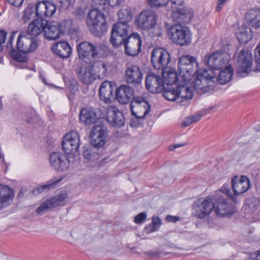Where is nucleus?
<instances>
[{
  "instance_id": "obj_38",
  "label": "nucleus",
  "mask_w": 260,
  "mask_h": 260,
  "mask_svg": "<svg viewBox=\"0 0 260 260\" xmlns=\"http://www.w3.org/2000/svg\"><path fill=\"white\" fill-rule=\"evenodd\" d=\"M83 156L86 162L94 161L100 157L96 147L93 146H89L85 148L83 152Z\"/></svg>"
},
{
  "instance_id": "obj_50",
  "label": "nucleus",
  "mask_w": 260,
  "mask_h": 260,
  "mask_svg": "<svg viewBox=\"0 0 260 260\" xmlns=\"http://www.w3.org/2000/svg\"><path fill=\"white\" fill-rule=\"evenodd\" d=\"M146 213L141 212L135 217L134 221L136 223L140 224L146 220Z\"/></svg>"
},
{
  "instance_id": "obj_23",
  "label": "nucleus",
  "mask_w": 260,
  "mask_h": 260,
  "mask_svg": "<svg viewBox=\"0 0 260 260\" xmlns=\"http://www.w3.org/2000/svg\"><path fill=\"white\" fill-rule=\"evenodd\" d=\"M106 119L111 125L116 127H120L125 123L122 113L115 107H111L107 109Z\"/></svg>"
},
{
  "instance_id": "obj_41",
  "label": "nucleus",
  "mask_w": 260,
  "mask_h": 260,
  "mask_svg": "<svg viewBox=\"0 0 260 260\" xmlns=\"http://www.w3.org/2000/svg\"><path fill=\"white\" fill-rule=\"evenodd\" d=\"M61 178H54L48 181L46 184L39 185L36 188L32 190V193L35 195H37L43 191L45 189H49L55 186L61 181Z\"/></svg>"
},
{
  "instance_id": "obj_20",
  "label": "nucleus",
  "mask_w": 260,
  "mask_h": 260,
  "mask_svg": "<svg viewBox=\"0 0 260 260\" xmlns=\"http://www.w3.org/2000/svg\"><path fill=\"white\" fill-rule=\"evenodd\" d=\"M56 5L52 2L49 1H40L36 5V12L38 17H50L56 12Z\"/></svg>"
},
{
  "instance_id": "obj_61",
  "label": "nucleus",
  "mask_w": 260,
  "mask_h": 260,
  "mask_svg": "<svg viewBox=\"0 0 260 260\" xmlns=\"http://www.w3.org/2000/svg\"><path fill=\"white\" fill-rule=\"evenodd\" d=\"M202 117V115L201 114H197L191 117L193 123L199 121L201 117Z\"/></svg>"
},
{
  "instance_id": "obj_59",
  "label": "nucleus",
  "mask_w": 260,
  "mask_h": 260,
  "mask_svg": "<svg viewBox=\"0 0 260 260\" xmlns=\"http://www.w3.org/2000/svg\"><path fill=\"white\" fill-rule=\"evenodd\" d=\"M15 59L16 60L22 62L26 61L27 59L25 55H20L19 54L15 55Z\"/></svg>"
},
{
  "instance_id": "obj_63",
  "label": "nucleus",
  "mask_w": 260,
  "mask_h": 260,
  "mask_svg": "<svg viewBox=\"0 0 260 260\" xmlns=\"http://www.w3.org/2000/svg\"><path fill=\"white\" fill-rule=\"evenodd\" d=\"M226 0H218V3L217 4L216 10L217 11H220L222 7L223 4H224Z\"/></svg>"
},
{
  "instance_id": "obj_40",
  "label": "nucleus",
  "mask_w": 260,
  "mask_h": 260,
  "mask_svg": "<svg viewBox=\"0 0 260 260\" xmlns=\"http://www.w3.org/2000/svg\"><path fill=\"white\" fill-rule=\"evenodd\" d=\"M14 197L12 189L9 186L0 184V203H7Z\"/></svg>"
},
{
  "instance_id": "obj_2",
  "label": "nucleus",
  "mask_w": 260,
  "mask_h": 260,
  "mask_svg": "<svg viewBox=\"0 0 260 260\" xmlns=\"http://www.w3.org/2000/svg\"><path fill=\"white\" fill-rule=\"evenodd\" d=\"M196 78L193 82L195 90L199 94L213 90L214 88L215 76H210L206 70L196 71Z\"/></svg>"
},
{
  "instance_id": "obj_16",
  "label": "nucleus",
  "mask_w": 260,
  "mask_h": 260,
  "mask_svg": "<svg viewBox=\"0 0 260 260\" xmlns=\"http://www.w3.org/2000/svg\"><path fill=\"white\" fill-rule=\"evenodd\" d=\"M16 46L19 52L26 54L35 51L38 45L34 38L21 33L18 37Z\"/></svg>"
},
{
  "instance_id": "obj_55",
  "label": "nucleus",
  "mask_w": 260,
  "mask_h": 260,
  "mask_svg": "<svg viewBox=\"0 0 260 260\" xmlns=\"http://www.w3.org/2000/svg\"><path fill=\"white\" fill-rule=\"evenodd\" d=\"M61 7L63 9H68L72 4V0H60Z\"/></svg>"
},
{
  "instance_id": "obj_53",
  "label": "nucleus",
  "mask_w": 260,
  "mask_h": 260,
  "mask_svg": "<svg viewBox=\"0 0 260 260\" xmlns=\"http://www.w3.org/2000/svg\"><path fill=\"white\" fill-rule=\"evenodd\" d=\"M16 33V32H15V31H12L11 32V36H10V37L9 39V41H8L7 44V48L8 49H12V50L14 49V48L13 47L12 41L13 38H14V36Z\"/></svg>"
},
{
  "instance_id": "obj_3",
  "label": "nucleus",
  "mask_w": 260,
  "mask_h": 260,
  "mask_svg": "<svg viewBox=\"0 0 260 260\" xmlns=\"http://www.w3.org/2000/svg\"><path fill=\"white\" fill-rule=\"evenodd\" d=\"M168 34L172 42L180 46H187L191 43V34L189 29L179 24L172 26Z\"/></svg>"
},
{
  "instance_id": "obj_36",
  "label": "nucleus",
  "mask_w": 260,
  "mask_h": 260,
  "mask_svg": "<svg viewBox=\"0 0 260 260\" xmlns=\"http://www.w3.org/2000/svg\"><path fill=\"white\" fill-rule=\"evenodd\" d=\"M236 36L240 43L246 44L251 39V29L246 26L243 25L238 29Z\"/></svg>"
},
{
  "instance_id": "obj_5",
  "label": "nucleus",
  "mask_w": 260,
  "mask_h": 260,
  "mask_svg": "<svg viewBox=\"0 0 260 260\" xmlns=\"http://www.w3.org/2000/svg\"><path fill=\"white\" fill-rule=\"evenodd\" d=\"M77 50L79 58L85 63L91 64L99 55L100 47L84 41L77 45Z\"/></svg>"
},
{
  "instance_id": "obj_43",
  "label": "nucleus",
  "mask_w": 260,
  "mask_h": 260,
  "mask_svg": "<svg viewBox=\"0 0 260 260\" xmlns=\"http://www.w3.org/2000/svg\"><path fill=\"white\" fill-rule=\"evenodd\" d=\"M133 14L130 8H125L120 9L118 13V17L120 22L119 23H124L126 24L132 19Z\"/></svg>"
},
{
  "instance_id": "obj_9",
  "label": "nucleus",
  "mask_w": 260,
  "mask_h": 260,
  "mask_svg": "<svg viewBox=\"0 0 260 260\" xmlns=\"http://www.w3.org/2000/svg\"><path fill=\"white\" fill-rule=\"evenodd\" d=\"M108 136V131L106 127L102 124H95L90 131L91 145L96 148L103 147L107 141Z\"/></svg>"
},
{
  "instance_id": "obj_26",
  "label": "nucleus",
  "mask_w": 260,
  "mask_h": 260,
  "mask_svg": "<svg viewBox=\"0 0 260 260\" xmlns=\"http://www.w3.org/2000/svg\"><path fill=\"white\" fill-rule=\"evenodd\" d=\"M185 82V81H184ZM178 98L177 103L181 106L185 105L188 101L192 99L193 93L189 85L184 82L176 86Z\"/></svg>"
},
{
  "instance_id": "obj_4",
  "label": "nucleus",
  "mask_w": 260,
  "mask_h": 260,
  "mask_svg": "<svg viewBox=\"0 0 260 260\" xmlns=\"http://www.w3.org/2000/svg\"><path fill=\"white\" fill-rule=\"evenodd\" d=\"M198 62L195 57L190 55L181 56L178 61V74L184 81H187L196 72Z\"/></svg>"
},
{
  "instance_id": "obj_13",
  "label": "nucleus",
  "mask_w": 260,
  "mask_h": 260,
  "mask_svg": "<svg viewBox=\"0 0 260 260\" xmlns=\"http://www.w3.org/2000/svg\"><path fill=\"white\" fill-rule=\"evenodd\" d=\"M68 195L66 190H62L53 197L42 203L36 209V212L40 214L43 212L59 206H63L66 203Z\"/></svg>"
},
{
  "instance_id": "obj_19",
  "label": "nucleus",
  "mask_w": 260,
  "mask_h": 260,
  "mask_svg": "<svg viewBox=\"0 0 260 260\" xmlns=\"http://www.w3.org/2000/svg\"><path fill=\"white\" fill-rule=\"evenodd\" d=\"M204 60L209 68L215 70L221 69L225 67L229 62V58H225L218 52L206 55Z\"/></svg>"
},
{
  "instance_id": "obj_48",
  "label": "nucleus",
  "mask_w": 260,
  "mask_h": 260,
  "mask_svg": "<svg viewBox=\"0 0 260 260\" xmlns=\"http://www.w3.org/2000/svg\"><path fill=\"white\" fill-rule=\"evenodd\" d=\"M107 5V0H93L92 6L93 8H98L101 11L106 9Z\"/></svg>"
},
{
  "instance_id": "obj_52",
  "label": "nucleus",
  "mask_w": 260,
  "mask_h": 260,
  "mask_svg": "<svg viewBox=\"0 0 260 260\" xmlns=\"http://www.w3.org/2000/svg\"><path fill=\"white\" fill-rule=\"evenodd\" d=\"M7 2L11 5L16 7H20L24 0H7Z\"/></svg>"
},
{
  "instance_id": "obj_47",
  "label": "nucleus",
  "mask_w": 260,
  "mask_h": 260,
  "mask_svg": "<svg viewBox=\"0 0 260 260\" xmlns=\"http://www.w3.org/2000/svg\"><path fill=\"white\" fill-rule=\"evenodd\" d=\"M249 208L252 210L253 212L255 211L260 210V200L256 198H253L250 200L249 203Z\"/></svg>"
},
{
  "instance_id": "obj_60",
  "label": "nucleus",
  "mask_w": 260,
  "mask_h": 260,
  "mask_svg": "<svg viewBox=\"0 0 260 260\" xmlns=\"http://www.w3.org/2000/svg\"><path fill=\"white\" fill-rule=\"evenodd\" d=\"M145 254L147 255H149L151 257H158L160 253L159 251H154V252H150V251H147L145 252Z\"/></svg>"
},
{
  "instance_id": "obj_27",
  "label": "nucleus",
  "mask_w": 260,
  "mask_h": 260,
  "mask_svg": "<svg viewBox=\"0 0 260 260\" xmlns=\"http://www.w3.org/2000/svg\"><path fill=\"white\" fill-rule=\"evenodd\" d=\"M57 22H48L47 20L46 26H45L44 35L48 40H54L58 39L62 35Z\"/></svg>"
},
{
  "instance_id": "obj_54",
  "label": "nucleus",
  "mask_w": 260,
  "mask_h": 260,
  "mask_svg": "<svg viewBox=\"0 0 260 260\" xmlns=\"http://www.w3.org/2000/svg\"><path fill=\"white\" fill-rule=\"evenodd\" d=\"M255 53V61L256 63V67L257 69L260 70V52L257 51V49L255 48L254 50Z\"/></svg>"
},
{
  "instance_id": "obj_33",
  "label": "nucleus",
  "mask_w": 260,
  "mask_h": 260,
  "mask_svg": "<svg viewBox=\"0 0 260 260\" xmlns=\"http://www.w3.org/2000/svg\"><path fill=\"white\" fill-rule=\"evenodd\" d=\"M245 19L249 26L254 29L259 28L260 10H249L246 13Z\"/></svg>"
},
{
  "instance_id": "obj_8",
  "label": "nucleus",
  "mask_w": 260,
  "mask_h": 260,
  "mask_svg": "<svg viewBox=\"0 0 260 260\" xmlns=\"http://www.w3.org/2000/svg\"><path fill=\"white\" fill-rule=\"evenodd\" d=\"M129 26L124 23L117 22L114 24L111 30L110 42L115 47L123 44L127 37Z\"/></svg>"
},
{
  "instance_id": "obj_12",
  "label": "nucleus",
  "mask_w": 260,
  "mask_h": 260,
  "mask_svg": "<svg viewBox=\"0 0 260 260\" xmlns=\"http://www.w3.org/2000/svg\"><path fill=\"white\" fill-rule=\"evenodd\" d=\"M130 109L133 115L142 119L149 114L150 106L144 98L135 97L133 98L131 101Z\"/></svg>"
},
{
  "instance_id": "obj_35",
  "label": "nucleus",
  "mask_w": 260,
  "mask_h": 260,
  "mask_svg": "<svg viewBox=\"0 0 260 260\" xmlns=\"http://www.w3.org/2000/svg\"><path fill=\"white\" fill-rule=\"evenodd\" d=\"M163 84L172 85L175 84L178 80V76L174 69L166 68L162 70Z\"/></svg>"
},
{
  "instance_id": "obj_46",
  "label": "nucleus",
  "mask_w": 260,
  "mask_h": 260,
  "mask_svg": "<svg viewBox=\"0 0 260 260\" xmlns=\"http://www.w3.org/2000/svg\"><path fill=\"white\" fill-rule=\"evenodd\" d=\"M152 225H147L145 227V230L146 233H149L157 230V225H159L161 223L160 219L158 217H153L152 220Z\"/></svg>"
},
{
  "instance_id": "obj_28",
  "label": "nucleus",
  "mask_w": 260,
  "mask_h": 260,
  "mask_svg": "<svg viewBox=\"0 0 260 260\" xmlns=\"http://www.w3.org/2000/svg\"><path fill=\"white\" fill-rule=\"evenodd\" d=\"M47 20L45 19L40 18L34 20L27 27V36L31 37H37L42 32H44Z\"/></svg>"
},
{
  "instance_id": "obj_64",
  "label": "nucleus",
  "mask_w": 260,
  "mask_h": 260,
  "mask_svg": "<svg viewBox=\"0 0 260 260\" xmlns=\"http://www.w3.org/2000/svg\"><path fill=\"white\" fill-rule=\"evenodd\" d=\"M139 118L136 117V118H133L131 122H130V125L132 127H137L138 126V123L137 122Z\"/></svg>"
},
{
  "instance_id": "obj_7",
  "label": "nucleus",
  "mask_w": 260,
  "mask_h": 260,
  "mask_svg": "<svg viewBox=\"0 0 260 260\" xmlns=\"http://www.w3.org/2000/svg\"><path fill=\"white\" fill-rule=\"evenodd\" d=\"M157 16L153 11H142L135 19L136 24L140 28L149 30L153 28L157 24Z\"/></svg>"
},
{
  "instance_id": "obj_14",
  "label": "nucleus",
  "mask_w": 260,
  "mask_h": 260,
  "mask_svg": "<svg viewBox=\"0 0 260 260\" xmlns=\"http://www.w3.org/2000/svg\"><path fill=\"white\" fill-rule=\"evenodd\" d=\"M80 145V137L75 131H70L63 137L62 141V149L68 154H74Z\"/></svg>"
},
{
  "instance_id": "obj_30",
  "label": "nucleus",
  "mask_w": 260,
  "mask_h": 260,
  "mask_svg": "<svg viewBox=\"0 0 260 260\" xmlns=\"http://www.w3.org/2000/svg\"><path fill=\"white\" fill-rule=\"evenodd\" d=\"M115 95L119 103L125 104L131 100L133 95V90L131 87L122 85L117 88Z\"/></svg>"
},
{
  "instance_id": "obj_49",
  "label": "nucleus",
  "mask_w": 260,
  "mask_h": 260,
  "mask_svg": "<svg viewBox=\"0 0 260 260\" xmlns=\"http://www.w3.org/2000/svg\"><path fill=\"white\" fill-rule=\"evenodd\" d=\"M148 2L151 7H160L167 6L169 0H148Z\"/></svg>"
},
{
  "instance_id": "obj_37",
  "label": "nucleus",
  "mask_w": 260,
  "mask_h": 260,
  "mask_svg": "<svg viewBox=\"0 0 260 260\" xmlns=\"http://www.w3.org/2000/svg\"><path fill=\"white\" fill-rule=\"evenodd\" d=\"M233 74V70L231 66H228L224 69L221 71L217 78L215 79L220 84H225L228 83L231 79Z\"/></svg>"
},
{
  "instance_id": "obj_44",
  "label": "nucleus",
  "mask_w": 260,
  "mask_h": 260,
  "mask_svg": "<svg viewBox=\"0 0 260 260\" xmlns=\"http://www.w3.org/2000/svg\"><path fill=\"white\" fill-rule=\"evenodd\" d=\"M198 202V205L203 206L204 208L205 213L209 215L212 210L214 209V204L212 202V200L209 198L206 199L200 198L197 200Z\"/></svg>"
},
{
  "instance_id": "obj_34",
  "label": "nucleus",
  "mask_w": 260,
  "mask_h": 260,
  "mask_svg": "<svg viewBox=\"0 0 260 260\" xmlns=\"http://www.w3.org/2000/svg\"><path fill=\"white\" fill-rule=\"evenodd\" d=\"M91 66H89L95 79H102L105 77L107 73V67L105 62L101 60L93 61Z\"/></svg>"
},
{
  "instance_id": "obj_11",
  "label": "nucleus",
  "mask_w": 260,
  "mask_h": 260,
  "mask_svg": "<svg viewBox=\"0 0 260 260\" xmlns=\"http://www.w3.org/2000/svg\"><path fill=\"white\" fill-rule=\"evenodd\" d=\"M124 79L128 85L134 86L141 85L143 73L140 68L136 64L126 63L124 71Z\"/></svg>"
},
{
  "instance_id": "obj_18",
  "label": "nucleus",
  "mask_w": 260,
  "mask_h": 260,
  "mask_svg": "<svg viewBox=\"0 0 260 260\" xmlns=\"http://www.w3.org/2000/svg\"><path fill=\"white\" fill-rule=\"evenodd\" d=\"M231 199L224 197H219L216 199L217 206L214 205V210L216 214L219 216L223 217L233 214L235 209L230 203Z\"/></svg>"
},
{
  "instance_id": "obj_58",
  "label": "nucleus",
  "mask_w": 260,
  "mask_h": 260,
  "mask_svg": "<svg viewBox=\"0 0 260 260\" xmlns=\"http://www.w3.org/2000/svg\"><path fill=\"white\" fill-rule=\"evenodd\" d=\"M193 122L191 118V117H189L186 118L182 122V125L184 126H187L193 123Z\"/></svg>"
},
{
  "instance_id": "obj_39",
  "label": "nucleus",
  "mask_w": 260,
  "mask_h": 260,
  "mask_svg": "<svg viewBox=\"0 0 260 260\" xmlns=\"http://www.w3.org/2000/svg\"><path fill=\"white\" fill-rule=\"evenodd\" d=\"M59 28L61 31L62 35L67 33L72 34L77 30V27L72 19H65L60 23H58Z\"/></svg>"
},
{
  "instance_id": "obj_21",
  "label": "nucleus",
  "mask_w": 260,
  "mask_h": 260,
  "mask_svg": "<svg viewBox=\"0 0 260 260\" xmlns=\"http://www.w3.org/2000/svg\"><path fill=\"white\" fill-rule=\"evenodd\" d=\"M50 163L54 169L64 171L70 167V162L67 156L61 152H53L50 156Z\"/></svg>"
},
{
  "instance_id": "obj_57",
  "label": "nucleus",
  "mask_w": 260,
  "mask_h": 260,
  "mask_svg": "<svg viewBox=\"0 0 260 260\" xmlns=\"http://www.w3.org/2000/svg\"><path fill=\"white\" fill-rule=\"evenodd\" d=\"M180 219L179 217L172 216V215H167L166 217V220L170 222H176Z\"/></svg>"
},
{
  "instance_id": "obj_56",
  "label": "nucleus",
  "mask_w": 260,
  "mask_h": 260,
  "mask_svg": "<svg viewBox=\"0 0 260 260\" xmlns=\"http://www.w3.org/2000/svg\"><path fill=\"white\" fill-rule=\"evenodd\" d=\"M7 33L5 30H0V51L2 50L1 45L5 43Z\"/></svg>"
},
{
  "instance_id": "obj_17",
  "label": "nucleus",
  "mask_w": 260,
  "mask_h": 260,
  "mask_svg": "<svg viewBox=\"0 0 260 260\" xmlns=\"http://www.w3.org/2000/svg\"><path fill=\"white\" fill-rule=\"evenodd\" d=\"M141 43L140 36L138 34L129 36L123 43L125 53L129 56L138 55L141 51Z\"/></svg>"
},
{
  "instance_id": "obj_42",
  "label": "nucleus",
  "mask_w": 260,
  "mask_h": 260,
  "mask_svg": "<svg viewBox=\"0 0 260 260\" xmlns=\"http://www.w3.org/2000/svg\"><path fill=\"white\" fill-rule=\"evenodd\" d=\"M177 89L176 87H164L163 86V89L161 91L164 97L167 100L170 101H176L178 102L177 94Z\"/></svg>"
},
{
  "instance_id": "obj_25",
  "label": "nucleus",
  "mask_w": 260,
  "mask_h": 260,
  "mask_svg": "<svg viewBox=\"0 0 260 260\" xmlns=\"http://www.w3.org/2000/svg\"><path fill=\"white\" fill-rule=\"evenodd\" d=\"M75 72L79 80L84 84H90L95 80L89 66H86L83 63L78 64Z\"/></svg>"
},
{
  "instance_id": "obj_15",
  "label": "nucleus",
  "mask_w": 260,
  "mask_h": 260,
  "mask_svg": "<svg viewBox=\"0 0 260 260\" xmlns=\"http://www.w3.org/2000/svg\"><path fill=\"white\" fill-rule=\"evenodd\" d=\"M183 4V0H169L167 6L171 7L172 16L178 23H184L187 22L189 18L186 10L183 7H179Z\"/></svg>"
},
{
  "instance_id": "obj_32",
  "label": "nucleus",
  "mask_w": 260,
  "mask_h": 260,
  "mask_svg": "<svg viewBox=\"0 0 260 260\" xmlns=\"http://www.w3.org/2000/svg\"><path fill=\"white\" fill-rule=\"evenodd\" d=\"M114 87L112 82L104 81L99 89L100 99L106 103L109 102L111 98L113 96Z\"/></svg>"
},
{
  "instance_id": "obj_1",
  "label": "nucleus",
  "mask_w": 260,
  "mask_h": 260,
  "mask_svg": "<svg viewBox=\"0 0 260 260\" xmlns=\"http://www.w3.org/2000/svg\"><path fill=\"white\" fill-rule=\"evenodd\" d=\"M86 24L90 32L95 36L100 37L107 31L105 16L98 8H92L88 12Z\"/></svg>"
},
{
  "instance_id": "obj_45",
  "label": "nucleus",
  "mask_w": 260,
  "mask_h": 260,
  "mask_svg": "<svg viewBox=\"0 0 260 260\" xmlns=\"http://www.w3.org/2000/svg\"><path fill=\"white\" fill-rule=\"evenodd\" d=\"M193 209L195 211L194 213V215L199 218L203 219L208 215L207 212L206 213H205V211L204 210V207L198 205L197 200L193 203Z\"/></svg>"
},
{
  "instance_id": "obj_62",
  "label": "nucleus",
  "mask_w": 260,
  "mask_h": 260,
  "mask_svg": "<svg viewBox=\"0 0 260 260\" xmlns=\"http://www.w3.org/2000/svg\"><path fill=\"white\" fill-rule=\"evenodd\" d=\"M251 256L254 260H260V250L256 251L253 253Z\"/></svg>"
},
{
  "instance_id": "obj_24",
  "label": "nucleus",
  "mask_w": 260,
  "mask_h": 260,
  "mask_svg": "<svg viewBox=\"0 0 260 260\" xmlns=\"http://www.w3.org/2000/svg\"><path fill=\"white\" fill-rule=\"evenodd\" d=\"M252 63V54L249 51L242 50L239 53L237 64L238 72L247 73L251 70Z\"/></svg>"
},
{
  "instance_id": "obj_51",
  "label": "nucleus",
  "mask_w": 260,
  "mask_h": 260,
  "mask_svg": "<svg viewBox=\"0 0 260 260\" xmlns=\"http://www.w3.org/2000/svg\"><path fill=\"white\" fill-rule=\"evenodd\" d=\"M124 0H107V5H110L112 7L119 6Z\"/></svg>"
},
{
  "instance_id": "obj_31",
  "label": "nucleus",
  "mask_w": 260,
  "mask_h": 260,
  "mask_svg": "<svg viewBox=\"0 0 260 260\" xmlns=\"http://www.w3.org/2000/svg\"><path fill=\"white\" fill-rule=\"evenodd\" d=\"M96 119V114L93 108L86 107L80 112L79 120L85 125H88L94 123Z\"/></svg>"
},
{
  "instance_id": "obj_29",
  "label": "nucleus",
  "mask_w": 260,
  "mask_h": 260,
  "mask_svg": "<svg viewBox=\"0 0 260 260\" xmlns=\"http://www.w3.org/2000/svg\"><path fill=\"white\" fill-rule=\"evenodd\" d=\"M51 50L54 54L62 58H68L72 53L71 46L66 42L55 43L52 46Z\"/></svg>"
},
{
  "instance_id": "obj_22",
  "label": "nucleus",
  "mask_w": 260,
  "mask_h": 260,
  "mask_svg": "<svg viewBox=\"0 0 260 260\" xmlns=\"http://www.w3.org/2000/svg\"><path fill=\"white\" fill-rule=\"evenodd\" d=\"M164 85L162 78L156 74L149 73L146 78V88L152 93L160 92L162 90Z\"/></svg>"
},
{
  "instance_id": "obj_10",
  "label": "nucleus",
  "mask_w": 260,
  "mask_h": 260,
  "mask_svg": "<svg viewBox=\"0 0 260 260\" xmlns=\"http://www.w3.org/2000/svg\"><path fill=\"white\" fill-rule=\"evenodd\" d=\"M171 60L169 53L162 48H156L151 53V61L153 67L157 70L167 68Z\"/></svg>"
},
{
  "instance_id": "obj_6",
  "label": "nucleus",
  "mask_w": 260,
  "mask_h": 260,
  "mask_svg": "<svg viewBox=\"0 0 260 260\" xmlns=\"http://www.w3.org/2000/svg\"><path fill=\"white\" fill-rule=\"evenodd\" d=\"M231 183L234 195L231 194L230 189L228 188H221V190L226 196L233 200L235 199V195L244 193L250 187V180L245 176H241V177L236 176L234 177L231 180Z\"/></svg>"
}]
</instances>
